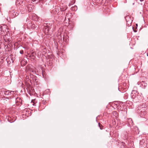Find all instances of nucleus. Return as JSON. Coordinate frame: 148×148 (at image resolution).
<instances>
[{"label": "nucleus", "mask_w": 148, "mask_h": 148, "mask_svg": "<svg viewBox=\"0 0 148 148\" xmlns=\"http://www.w3.org/2000/svg\"><path fill=\"white\" fill-rule=\"evenodd\" d=\"M54 36L56 39L57 38L59 40H62V36L60 33H59L58 34H55Z\"/></svg>", "instance_id": "nucleus-7"}, {"label": "nucleus", "mask_w": 148, "mask_h": 148, "mask_svg": "<svg viewBox=\"0 0 148 148\" xmlns=\"http://www.w3.org/2000/svg\"><path fill=\"white\" fill-rule=\"evenodd\" d=\"M20 53L21 54H23V50H21L20 51Z\"/></svg>", "instance_id": "nucleus-24"}, {"label": "nucleus", "mask_w": 148, "mask_h": 148, "mask_svg": "<svg viewBox=\"0 0 148 148\" xmlns=\"http://www.w3.org/2000/svg\"><path fill=\"white\" fill-rule=\"evenodd\" d=\"M127 121L130 126H131L133 125V122L131 118H128L127 119Z\"/></svg>", "instance_id": "nucleus-8"}, {"label": "nucleus", "mask_w": 148, "mask_h": 148, "mask_svg": "<svg viewBox=\"0 0 148 148\" xmlns=\"http://www.w3.org/2000/svg\"><path fill=\"white\" fill-rule=\"evenodd\" d=\"M55 49L57 52V54L59 55L60 51L59 50L58 47H55Z\"/></svg>", "instance_id": "nucleus-13"}, {"label": "nucleus", "mask_w": 148, "mask_h": 148, "mask_svg": "<svg viewBox=\"0 0 148 148\" xmlns=\"http://www.w3.org/2000/svg\"><path fill=\"white\" fill-rule=\"evenodd\" d=\"M44 27L43 28V30L45 34H47L49 29H50L52 27H54V25H52V23H44L43 25Z\"/></svg>", "instance_id": "nucleus-2"}, {"label": "nucleus", "mask_w": 148, "mask_h": 148, "mask_svg": "<svg viewBox=\"0 0 148 148\" xmlns=\"http://www.w3.org/2000/svg\"><path fill=\"white\" fill-rule=\"evenodd\" d=\"M125 19L127 22V24L130 26L132 23V20L129 16H127L125 17Z\"/></svg>", "instance_id": "nucleus-5"}, {"label": "nucleus", "mask_w": 148, "mask_h": 148, "mask_svg": "<svg viewBox=\"0 0 148 148\" xmlns=\"http://www.w3.org/2000/svg\"><path fill=\"white\" fill-rule=\"evenodd\" d=\"M68 37V36H66L65 35H64L63 36V39L64 40H67Z\"/></svg>", "instance_id": "nucleus-17"}, {"label": "nucleus", "mask_w": 148, "mask_h": 148, "mask_svg": "<svg viewBox=\"0 0 148 148\" xmlns=\"http://www.w3.org/2000/svg\"><path fill=\"white\" fill-rule=\"evenodd\" d=\"M4 93L5 95H8L9 96V99H11L13 98L15 95L14 93V91H10L9 90H5L4 91Z\"/></svg>", "instance_id": "nucleus-3"}, {"label": "nucleus", "mask_w": 148, "mask_h": 148, "mask_svg": "<svg viewBox=\"0 0 148 148\" xmlns=\"http://www.w3.org/2000/svg\"><path fill=\"white\" fill-rule=\"evenodd\" d=\"M147 56H148V54H147Z\"/></svg>", "instance_id": "nucleus-33"}, {"label": "nucleus", "mask_w": 148, "mask_h": 148, "mask_svg": "<svg viewBox=\"0 0 148 148\" xmlns=\"http://www.w3.org/2000/svg\"><path fill=\"white\" fill-rule=\"evenodd\" d=\"M20 42L18 41V42H15L14 44V46H22V45L20 44Z\"/></svg>", "instance_id": "nucleus-11"}, {"label": "nucleus", "mask_w": 148, "mask_h": 148, "mask_svg": "<svg viewBox=\"0 0 148 148\" xmlns=\"http://www.w3.org/2000/svg\"><path fill=\"white\" fill-rule=\"evenodd\" d=\"M98 125L101 130L103 129V126L101 125L99 123Z\"/></svg>", "instance_id": "nucleus-19"}, {"label": "nucleus", "mask_w": 148, "mask_h": 148, "mask_svg": "<svg viewBox=\"0 0 148 148\" xmlns=\"http://www.w3.org/2000/svg\"><path fill=\"white\" fill-rule=\"evenodd\" d=\"M33 3H37L40 0H32Z\"/></svg>", "instance_id": "nucleus-16"}, {"label": "nucleus", "mask_w": 148, "mask_h": 148, "mask_svg": "<svg viewBox=\"0 0 148 148\" xmlns=\"http://www.w3.org/2000/svg\"><path fill=\"white\" fill-rule=\"evenodd\" d=\"M37 42L36 41H34V42H35V43H36V42Z\"/></svg>", "instance_id": "nucleus-29"}, {"label": "nucleus", "mask_w": 148, "mask_h": 148, "mask_svg": "<svg viewBox=\"0 0 148 148\" xmlns=\"http://www.w3.org/2000/svg\"><path fill=\"white\" fill-rule=\"evenodd\" d=\"M29 76H26V79L28 81V80L29 79Z\"/></svg>", "instance_id": "nucleus-23"}, {"label": "nucleus", "mask_w": 148, "mask_h": 148, "mask_svg": "<svg viewBox=\"0 0 148 148\" xmlns=\"http://www.w3.org/2000/svg\"><path fill=\"white\" fill-rule=\"evenodd\" d=\"M30 56H33V54H31Z\"/></svg>", "instance_id": "nucleus-28"}, {"label": "nucleus", "mask_w": 148, "mask_h": 148, "mask_svg": "<svg viewBox=\"0 0 148 148\" xmlns=\"http://www.w3.org/2000/svg\"><path fill=\"white\" fill-rule=\"evenodd\" d=\"M140 1H143L144 0H140Z\"/></svg>", "instance_id": "nucleus-27"}, {"label": "nucleus", "mask_w": 148, "mask_h": 148, "mask_svg": "<svg viewBox=\"0 0 148 148\" xmlns=\"http://www.w3.org/2000/svg\"><path fill=\"white\" fill-rule=\"evenodd\" d=\"M128 133L127 131H125L124 132V135L125 136V138L126 139L128 136Z\"/></svg>", "instance_id": "nucleus-12"}, {"label": "nucleus", "mask_w": 148, "mask_h": 148, "mask_svg": "<svg viewBox=\"0 0 148 148\" xmlns=\"http://www.w3.org/2000/svg\"><path fill=\"white\" fill-rule=\"evenodd\" d=\"M77 7L76 6H75L71 8V10H77Z\"/></svg>", "instance_id": "nucleus-14"}, {"label": "nucleus", "mask_w": 148, "mask_h": 148, "mask_svg": "<svg viewBox=\"0 0 148 148\" xmlns=\"http://www.w3.org/2000/svg\"><path fill=\"white\" fill-rule=\"evenodd\" d=\"M24 48V49H28V48H27V47H23Z\"/></svg>", "instance_id": "nucleus-25"}, {"label": "nucleus", "mask_w": 148, "mask_h": 148, "mask_svg": "<svg viewBox=\"0 0 148 148\" xmlns=\"http://www.w3.org/2000/svg\"><path fill=\"white\" fill-rule=\"evenodd\" d=\"M38 21V20L37 19V21Z\"/></svg>", "instance_id": "nucleus-35"}, {"label": "nucleus", "mask_w": 148, "mask_h": 148, "mask_svg": "<svg viewBox=\"0 0 148 148\" xmlns=\"http://www.w3.org/2000/svg\"><path fill=\"white\" fill-rule=\"evenodd\" d=\"M75 2V0H71V2H70L69 3V6H70L71 5L73 4Z\"/></svg>", "instance_id": "nucleus-15"}, {"label": "nucleus", "mask_w": 148, "mask_h": 148, "mask_svg": "<svg viewBox=\"0 0 148 148\" xmlns=\"http://www.w3.org/2000/svg\"><path fill=\"white\" fill-rule=\"evenodd\" d=\"M7 29L6 26L5 25H4L3 26H1L0 27V31H1V34L2 36H3V39L5 42H10V37L9 36L8 34H6L4 35L5 34V32L7 33L6 31V29Z\"/></svg>", "instance_id": "nucleus-1"}, {"label": "nucleus", "mask_w": 148, "mask_h": 148, "mask_svg": "<svg viewBox=\"0 0 148 148\" xmlns=\"http://www.w3.org/2000/svg\"><path fill=\"white\" fill-rule=\"evenodd\" d=\"M28 27L29 29H34L35 27V25L34 24L32 23H29L27 24Z\"/></svg>", "instance_id": "nucleus-6"}, {"label": "nucleus", "mask_w": 148, "mask_h": 148, "mask_svg": "<svg viewBox=\"0 0 148 148\" xmlns=\"http://www.w3.org/2000/svg\"><path fill=\"white\" fill-rule=\"evenodd\" d=\"M23 2V1H20L19 0H17V1L16 2V4L17 5L19 6L22 5Z\"/></svg>", "instance_id": "nucleus-10"}, {"label": "nucleus", "mask_w": 148, "mask_h": 148, "mask_svg": "<svg viewBox=\"0 0 148 148\" xmlns=\"http://www.w3.org/2000/svg\"><path fill=\"white\" fill-rule=\"evenodd\" d=\"M24 60H22L21 61V64L22 65H23H23H25V64H24Z\"/></svg>", "instance_id": "nucleus-20"}, {"label": "nucleus", "mask_w": 148, "mask_h": 148, "mask_svg": "<svg viewBox=\"0 0 148 148\" xmlns=\"http://www.w3.org/2000/svg\"><path fill=\"white\" fill-rule=\"evenodd\" d=\"M66 8H65L64 10H66Z\"/></svg>", "instance_id": "nucleus-31"}, {"label": "nucleus", "mask_w": 148, "mask_h": 148, "mask_svg": "<svg viewBox=\"0 0 148 148\" xmlns=\"http://www.w3.org/2000/svg\"><path fill=\"white\" fill-rule=\"evenodd\" d=\"M29 6H31V5H29V6H28V7H27V8H28V10H29V12H30V11H31V10H32V8H29L30 7H29Z\"/></svg>", "instance_id": "nucleus-21"}, {"label": "nucleus", "mask_w": 148, "mask_h": 148, "mask_svg": "<svg viewBox=\"0 0 148 148\" xmlns=\"http://www.w3.org/2000/svg\"><path fill=\"white\" fill-rule=\"evenodd\" d=\"M22 8V7H20V10L18 9H14V10L12 11L11 13H12L14 17H15L18 16L20 12H23V11H25V8H24L23 10L21 9Z\"/></svg>", "instance_id": "nucleus-4"}, {"label": "nucleus", "mask_w": 148, "mask_h": 148, "mask_svg": "<svg viewBox=\"0 0 148 148\" xmlns=\"http://www.w3.org/2000/svg\"><path fill=\"white\" fill-rule=\"evenodd\" d=\"M116 111H114L113 112V114H116Z\"/></svg>", "instance_id": "nucleus-26"}, {"label": "nucleus", "mask_w": 148, "mask_h": 148, "mask_svg": "<svg viewBox=\"0 0 148 148\" xmlns=\"http://www.w3.org/2000/svg\"><path fill=\"white\" fill-rule=\"evenodd\" d=\"M142 85L144 87H145L147 86V84L146 83H143V84H142Z\"/></svg>", "instance_id": "nucleus-18"}, {"label": "nucleus", "mask_w": 148, "mask_h": 148, "mask_svg": "<svg viewBox=\"0 0 148 148\" xmlns=\"http://www.w3.org/2000/svg\"><path fill=\"white\" fill-rule=\"evenodd\" d=\"M35 45H33V46H35Z\"/></svg>", "instance_id": "nucleus-32"}, {"label": "nucleus", "mask_w": 148, "mask_h": 148, "mask_svg": "<svg viewBox=\"0 0 148 148\" xmlns=\"http://www.w3.org/2000/svg\"><path fill=\"white\" fill-rule=\"evenodd\" d=\"M42 47L43 48H42V54H44L47 53L48 51L47 49L45 47Z\"/></svg>", "instance_id": "nucleus-9"}, {"label": "nucleus", "mask_w": 148, "mask_h": 148, "mask_svg": "<svg viewBox=\"0 0 148 148\" xmlns=\"http://www.w3.org/2000/svg\"><path fill=\"white\" fill-rule=\"evenodd\" d=\"M30 78H32V79H33L34 78V77H35L33 75H30Z\"/></svg>", "instance_id": "nucleus-22"}, {"label": "nucleus", "mask_w": 148, "mask_h": 148, "mask_svg": "<svg viewBox=\"0 0 148 148\" xmlns=\"http://www.w3.org/2000/svg\"><path fill=\"white\" fill-rule=\"evenodd\" d=\"M136 25L137 26V24H136Z\"/></svg>", "instance_id": "nucleus-36"}, {"label": "nucleus", "mask_w": 148, "mask_h": 148, "mask_svg": "<svg viewBox=\"0 0 148 148\" xmlns=\"http://www.w3.org/2000/svg\"><path fill=\"white\" fill-rule=\"evenodd\" d=\"M147 56H148V54H147Z\"/></svg>", "instance_id": "nucleus-34"}, {"label": "nucleus", "mask_w": 148, "mask_h": 148, "mask_svg": "<svg viewBox=\"0 0 148 148\" xmlns=\"http://www.w3.org/2000/svg\"><path fill=\"white\" fill-rule=\"evenodd\" d=\"M142 142H143V141H145V140H142Z\"/></svg>", "instance_id": "nucleus-30"}]
</instances>
